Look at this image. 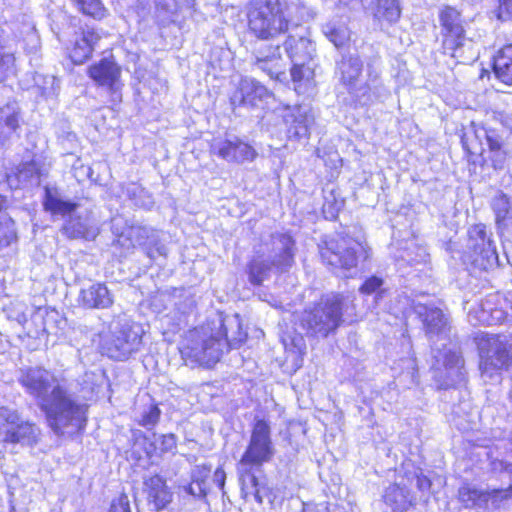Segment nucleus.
<instances>
[{"label": "nucleus", "mask_w": 512, "mask_h": 512, "mask_svg": "<svg viewBox=\"0 0 512 512\" xmlns=\"http://www.w3.org/2000/svg\"><path fill=\"white\" fill-rule=\"evenodd\" d=\"M26 393L37 400L47 426L58 436H82L88 425L89 405L78 402L68 387L43 366L24 369L18 379Z\"/></svg>", "instance_id": "nucleus-1"}, {"label": "nucleus", "mask_w": 512, "mask_h": 512, "mask_svg": "<svg viewBox=\"0 0 512 512\" xmlns=\"http://www.w3.org/2000/svg\"><path fill=\"white\" fill-rule=\"evenodd\" d=\"M276 453L270 421L256 417L251 425L247 445L237 463V478L244 500L253 496L258 504H262L265 497L272 495V488L266 482L262 467L270 464Z\"/></svg>", "instance_id": "nucleus-2"}, {"label": "nucleus", "mask_w": 512, "mask_h": 512, "mask_svg": "<svg viewBox=\"0 0 512 512\" xmlns=\"http://www.w3.org/2000/svg\"><path fill=\"white\" fill-rule=\"evenodd\" d=\"M470 133L460 136L463 159L471 173L503 170L512 158V148L496 129L471 121Z\"/></svg>", "instance_id": "nucleus-3"}, {"label": "nucleus", "mask_w": 512, "mask_h": 512, "mask_svg": "<svg viewBox=\"0 0 512 512\" xmlns=\"http://www.w3.org/2000/svg\"><path fill=\"white\" fill-rule=\"evenodd\" d=\"M291 6L286 0H250L246 15L248 33L261 41L285 35L292 26Z\"/></svg>", "instance_id": "nucleus-4"}, {"label": "nucleus", "mask_w": 512, "mask_h": 512, "mask_svg": "<svg viewBox=\"0 0 512 512\" xmlns=\"http://www.w3.org/2000/svg\"><path fill=\"white\" fill-rule=\"evenodd\" d=\"M318 253L325 266L337 271L356 269L360 262H366L372 256L366 242L344 231L324 236L318 244Z\"/></svg>", "instance_id": "nucleus-5"}, {"label": "nucleus", "mask_w": 512, "mask_h": 512, "mask_svg": "<svg viewBox=\"0 0 512 512\" xmlns=\"http://www.w3.org/2000/svg\"><path fill=\"white\" fill-rule=\"evenodd\" d=\"M344 296L339 292L322 294L310 306L304 308L296 324L310 336L326 338L344 324Z\"/></svg>", "instance_id": "nucleus-6"}, {"label": "nucleus", "mask_w": 512, "mask_h": 512, "mask_svg": "<svg viewBox=\"0 0 512 512\" xmlns=\"http://www.w3.org/2000/svg\"><path fill=\"white\" fill-rule=\"evenodd\" d=\"M475 343L481 374L492 376L512 369V335L482 333L475 337Z\"/></svg>", "instance_id": "nucleus-7"}, {"label": "nucleus", "mask_w": 512, "mask_h": 512, "mask_svg": "<svg viewBox=\"0 0 512 512\" xmlns=\"http://www.w3.org/2000/svg\"><path fill=\"white\" fill-rule=\"evenodd\" d=\"M439 51L444 56L458 59L469 41L467 21L456 6L445 4L438 11Z\"/></svg>", "instance_id": "nucleus-8"}, {"label": "nucleus", "mask_w": 512, "mask_h": 512, "mask_svg": "<svg viewBox=\"0 0 512 512\" xmlns=\"http://www.w3.org/2000/svg\"><path fill=\"white\" fill-rule=\"evenodd\" d=\"M40 437L41 430L35 422L23 419L17 410L0 406V458L5 457L9 446L34 447Z\"/></svg>", "instance_id": "nucleus-9"}, {"label": "nucleus", "mask_w": 512, "mask_h": 512, "mask_svg": "<svg viewBox=\"0 0 512 512\" xmlns=\"http://www.w3.org/2000/svg\"><path fill=\"white\" fill-rule=\"evenodd\" d=\"M468 250L463 255V262L472 269L487 271L498 260L487 226L483 223L472 225L467 231Z\"/></svg>", "instance_id": "nucleus-10"}, {"label": "nucleus", "mask_w": 512, "mask_h": 512, "mask_svg": "<svg viewBox=\"0 0 512 512\" xmlns=\"http://www.w3.org/2000/svg\"><path fill=\"white\" fill-rule=\"evenodd\" d=\"M101 39L100 31L94 26L84 25L79 27L66 45V58L74 66L85 64L92 59Z\"/></svg>", "instance_id": "nucleus-11"}, {"label": "nucleus", "mask_w": 512, "mask_h": 512, "mask_svg": "<svg viewBox=\"0 0 512 512\" xmlns=\"http://www.w3.org/2000/svg\"><path fill=\"white\" fill-rule=\"evenodd\" d=\"M142 491L147 505L154 512L168 509L174 499V492L166 477L159 473L144 478Z\"/></svg>", "instance_id": "nucleus-12"}, {"label": "nucleus", "mask_w": 512, "mask_h": 512, "mask_svg": "<svg viewBox=\"0 0 512 512\" xmlns=\"http://www.w3.org/2000/svg\"><path fill=\"white\" fill-rule=\"evenodd\" d=\"M87 76L100 87L111 91L117 90L121 85V66L114 57H102L87 67Z\"/></svg>", "instance_id": "nucleus-13"}, {"label": "nucleus", "mask_w": 512, "mask_h": 512, "mask_svg": "<svg viewBox=\"0 0 512 512\" xmlns=\"http://www.w3.org/2000/svg\"><path fill=\"white\" fill-rule=\"evenodd\" d=\"M271 95L270 91L254 79H241L230 97L233 108L256 107L265 98Z\"/></svg>", "instance_id": "nucleus-14"}, {"label": "nucleus", "mask_w": 512, "mask_h": 512, "mask_svg": "<svg viewBox=\"0 0 512 512\" xmlns=\"http://www.w3.org/2000/svg\"><path fill=\"white\" fill-rule=\"evenodd\" d=\"M212 151L219 158L237 164L251 163L258 157V152L250 143L237 137L223 140Z\"/></svg>", "instance_id": "nucleus-15"}, {"label": "nucleus", "mask_w": 512, "mask_h": 512, "mask_svg": "<svg viewBox=\"0 0 512 512\" xmlns=\"http://www.w3.org/2000/svg\"><path fill=\"white\" fill-rule=\"evenodd\" d=\"M77 303L85 310H104L113 306L114 297L104 282H96L80 290Z\"/></svg>", "instance_id": "nucleus-16"}, {"label": "nucleus", "mask_w": 512, "mask_h": 512, "mask_svg": "<svg viewBox=\"0 0 512 512\" xmlns=\"http://www.w3.org/2000/svg\"><path fill=\"white\" fill-rule=\"evenodd\" d=\"M221 339L217 336H209L201 341L199 346L187 345L184 347L187 356L199 363H216L221 356Z\"/></svg>", "instance_id": "nucleus-17"}, {"label": "nucleus", "mask_w": 512, "mask_h": 512, "mask_svg": "<svg viewBox=\"0 0 512 512\" xmlns=\"http://www.w3.org/2000/svg\"><path fill=\"white\" fill-rule=\"evenodd\" d=\"M382 501L390 508L391 512H407L416 504L415 498L410 495L409 490L398 483H392L385 488Z\"/></svg>", "instance_id": "nucleus-18"}, {"label": "nucleus", "mask_w": 512, "mask_h": 512, "mask_svg": "<svg viewBox=\"0 0 512 512\" xmlns=\"http://www.w3.org/2000/svg\"><path fill=\"white\" fill-rule=\"evenodd\" d=\"M273 244L281 245L280 251L275 255L271 265L279 270H287L294 264L295 240L289 233H273L270 236Z\"/></svg>", "instance_id": "nucleus-19"}, {"label": "nucleus", "mask_w": 512, "mask_h": 512, "mask_svg": "<svg viewBox=\"0 0 512 512\" xmlns=\"http://www.w3.org/2000/svg\"><path fill=\"white\" fill-rule=\"evenodd\" d=\"M253 65L266 73L273 80H280L285 75V62L280 53V46L276 45L273 52L266 56L256 57Z\"/></svg>", "instance_id": "nucleus-20"}, {"label": "nucleus", "mask_w": 512, "mask_h": 512, "mask_svg": "<svg viewBox=\"0 0 512 512\" xmlns=\"http://www.w3.org/2000/svg\"><path fill=\"white\" fill-rule=\"evenodd\" d=\"M423 312L419 314L426 334H441L450 330L449 321L443 311L438 307L423 305Z\"/></svg>", "instance_id": "nucleus-21"}, {"label": "nucleus", "mask_w": 512, "mask_h": 512, "mask_svg": "<svg viewBox=\"0 0 512 512\" xmlns=\"http://www.w3.org/2000/svg\"><path fill=\"white\" fill-rule=\"evenodd\" d=\"M283 47L292 62L312 60V43L305 37L288 35L283 42Z\"/></svg>", "instance_id": "nucleus-22"}, {"label": "nucleus", "mask_w": 512, "mask_h": 512, "mask_svg": "<svg viewBox=\"0 0 512 512\" xmlns=\"http://www.w3.org/2000/svg\"><path fill=\"white\" fill-rule=\"evenodd\" d=\"M154 440L144 436V452L148 458L160 457L166 453L172 452L177 447V437L174 433L156 435Z\"/></svg>", "instance_id": "nucleus-23"}, {"label": "nucleus", "mask_w": 512, "mask_h": 512, "mask_svg": "<svg viewBox=\"0 0 512 512\" xmlns=\"http://www.w3.org/2000/svg\"><path fill=\"white\" fill-rule=\"evenodd\" d=\"M287 139L300 141L310 137V119L306 113L300 111L290 113L286 116Z\"/></svg>", "instance_id": "nucleus-24"}, {"label": "nucleus", "mask_w": 512, "mask_h": 512, "mask_svg": "<svg viewBox=\"0 0 512 512\" xmlns=\"http://www.w3.org/2000/svg\"><path fill=\"white\" fill-rule=\"evenodd\" d=\"M42 205L43 209L51 215L61 216L74 213L79 206L76 202L62 200L48 186L44 188Z\"/></svg>", "instance_id": "nucleus-25"}, {"label": "nucleus", "mask_w": 512, "mask_h": 512, "mask_svg": "<svg viewBox=\"0 0 512 512\" xmlns=\"http://www.w3.org/2000/svg\"><path fill=\"white\" fill-rule=\"evenodd\" d=\"M76 10L84 17L102 21L109 15V10L103 0H70Z\"/></svg>", "instance_id": "nucleus-26"}, {"label": "nucleus", "mask_w": 512, "mask_h": 512, "mask_svg": "<svg viewBox=\"0 0 512 512\" xmlns=\"http://www.w3.org/2000/svg\"><path fill=\"white\" fill-rule=\"evenodd\" d=\"M493 498H497L493 490L485 491L469 485L461 486L458 490V499L468 507L486 505Z\"/></svg>", "instance_id": "nucleus-27"}, {"label": "nucleus", "mask_w": 512, "mask_h": 512, "mask_svg": "<svg viewBox=\"0 0 512 512\" xmlns=\"http://www.w3.org/2000/svg\"><path fill=\"white\" fill-rule=\"evenodd\" d=\"M210 472V466H199L196 472L192 475L190 483L186 487L187 493L198 498L206 497L208 493V479L210 477Z\"/></svg>", "instance_id": "nucleus-28"}, {"label": "nucleus", "mask_w": 512, "mask_h": 512, "mask_svg": "<svg viewBox=\"0 0 512 512\" xmlns=\"http://www.w3.org/2000/svg\"><path fill=\"white\" fill-rule=\"evenodd\" d=\"M375 18L390 24L396 23L401 16V8L397 0H376Z\"/></svg>", "instance_id": "nucleus-29"}, {"label": "nucleus", "mask_w": 512, "mask_h": 512, "mask_svg": "<svg viewBox=\"0 0 512 512\" xmlns=\"http://www.w3.org/2000/svg\"><path fill=\"white\" fill-rule=\"evenodd\" d=\"M44 175L41 165L36 160H30L22 162L12 174L6 176V180L10 181L11 178H15L17 181L30 180L34 177L41 178Z\"/></svg>", "instance_id": "nucleus-30"}, {"label": "nucleus", "mask_w": 512, "mask_h": 512, "mask_svg": "<svg viewBox=\"0 0 512 512\" xmlns=\"http://www.w3.org/2000/svg\"><path fill=\"white\" fill-rule=\"evenodd\" d=\"M18 242L15 221L10 216L0 217V251Z\"/></svg>", "instance_id": "nucleus-31"}, {"label": "nucleus", "mask_w": 512, "mask_h": 512, "mask_svg": "<svg viewBox=\"0 0 512 512\" xmlns=\"http://www.w3.org/2000/svg\"><path fill=\"white\" fill-rule=\"evenodd\" d=\"M490 315L494 324L512 321V291L498 301V305L491 309Z\"/></svg>", "instance_id": "nucleus-32"}, {"label": "nucleus", "mask_w": 512, "mask_h": 512, "mask_svg": "<svg viewBox=\"0 0 512 512\" xmlns=\"http://www.w3.org/2000/svg\"><path fill=\"white\" fill-rule=\"evenodd\" d=\"M491 207L495 214L496 224L501 225L509 216L511 210L510 198L501 192L493 198Z\"/></svg>", "instance_id": "nucleus-33"}, {"label": "nucleus", "mask_w": 512, "mask_h": 512, "mask_svg": "<svg viewBox=\"0 0 512 512\" xmlns=\"http://www.w3.org/2000/svg\"><path fill=\"white\" fill-rule=\"evenodd\" d=\"M269 265L263 261L255 259L247 264L248 280L253 286L262 285L263 281L268 277Z\"/></svg>", "instance_id": "nucleus-34"}, {"label": "nucleus", "mask_w": 512, "mask_h": 512, "mask_svg": "<svg viewBox=\"0 0 512 512\" xmlns=\"http://www.w3.org/2000/svg\"><path fill=\"white\" fill-rule=\"evenodd\" d=\"M345 199L343 197L335 195V192H331V197H326L322 205V213L326 219L336 220L344 208Z\"/></svg>", "instance_id": "nucleus-35"}, {"label": "nucleus", "mask_w": 512, "mask_h": 512, "mask_svg": "<svg viewBox=\"0 0 512 512\" xmlns=\"http://www.w3.org/2000/svg\"><path fill=\"white\" fill-rule=\"evenodd\" d=\"M161 417V410L157 403H153L150 405L149 409L144 412L141 418L138 420V425L145 428H153L155 427Z\"/></svg>", "instance_id": "nucleus-36"}, {"label": "nucleus", "mask_w": 512, "mask_h": 512, "mask_svg": "<svg viewBox=\"0 0 512 512\" xmlns=\"http://www.w3.org/2000/svg\"><path fill=\"white\" fill-rule=\"evenodd\" d=\"M495 17L502 21H512V0H497Z\"/></svg>", "instance_id": "nucleus-37"}, {"label": "nucleus", "mask_w": 512, "mask_h": 512, "mask_svg": "<svg viewBox=\"0 0 512 512\" xmlns=\"http://www.w3.org/2000/svg\"><path fill=\"white\" fill-rule=\"evenodd\" d=\"M108 512H131L130 501L126 492H121L109 506Z\"/></svg>", "instance_id": "nucleus-38"}, {"label": "nucleus", "mask_w": 512, "mask_h": 512, "mask_svg": "<svg viewBox=\"0 0 512 512\" xmlns=\"http://www.w3.org/2000/svg\"><path fill=\"white\" fill-rule=\"evenodd\" d=\"M383 285V279L372 275L367 277L359 286V292L363 295H370L376 292Z\"/></svg>", "instance_id": "nucleus-39"}, {"label": "nucleus", "mask_w": 512, "mask_h": 512, "mask_svg": "<svg viewBox=\"0 0 512 512\" xmlns=\"http://www.w3.org/2000/svg\"><path fill=\"white\" fill-rule=\"evenodd\" d=\"M308 63L309 62H303V61H298V62L293 63V65L290 69L291 79L293 82H295V83L302 82L305 79L307 72L312 74V71L310 70V68L306 66Z\"/></svg>", "instance_id": "nucleus-40"}, {"label": "nucleus", "mask_w": 512, "mask_h": 512, "mask_svg": "<svg viewBox=\"0 0 512 512\" xmlns=\"http://www.w3.org/2000/svg\"><path fill=\"white\" fill-rule=\"evenodd\" d=\"M443 366L446 370L454 368L461 369L464 367V360L460 353L455 351H448L444 355Z\"/></svg>", "instance_id": "nucleus-41"}, {"label": "nucleus", "mask_w": 512, "mask_h": 512, "mask_svg": "<svg viewBox=\"0 0 512 512\" xmlns=\"http://www.w3.org/2000/svg\"><path fill=\"white\" fill-rule=\"evenodd\" d=\"M239 336L236 338L229 339L227 336H225V341L227 343V346L229 349H237L241 347L247 340L248 335L246 332H243L240 328L238 331Z\"/></svg>", "instance_id": "nucleus-42"}, {"label": "nucleus", "mask_w": 512, "mask_h": 512, "mask_svg": "<svg viewBox=\"0 0 512 512\" xmlns=\"http://www.w3.org/2000/svg\"><path fill=\"white\" fill-rule=\"evenodd\" d=\"M416 486L419 491H429L432 487V480L422 472L415 475Z\"/></svg>", "instance_id": "nucleus-43"}, {"label": "nucleus", "mask_w": 512, "mask_h": 512, "mask_svg": "<svg viewBox=\"0 0 512 512\" xmlns=\"http://www.w3.org/2000/svg\"><path fill=\"white\" fill-rule=\"evenodd\" d=\"M213 480L217 487L223 491L225 488V482H226V473L223 469V467L219 466L215 469L213 473Z\"/></svg>", "instance_id": "nucleus-44"}, {"label": "nucleus", "mask_w": 512, "mask_h": 512, "mask_svg": "<svg viewBox=\"0 0 512 512\" xmlns=\"http://www.w3.org/2000/svg\"><path fill=\"white\" fill-rule=\"evenodd\" d=\"M4 123L11 130L16 131L20 126L18 113L14 112L6 116Z\"/></svg>", "instance_id": "nucleus-45"}, {"label": "nucleus", "mask_w": 512, "mask_h": 512, "mask_svg": "<svg viewBox=\"0 0 512 512\" xmlns=\"http://www.w3.org/2000/svg\"><path fill=\"white\" fill-rule=\"evenodd\" d=\"M493 494L497 495V498L500 500H507L512 498V484L509 485L506 489H493Z\"/></svg>", "instance_id": "nucleus-46"}, {"label": "nucleus", "mask_w": 512, "mask_h": 512, "mask_svg": "<svg viewBox=\"0 0 512 512\" xmlns=\"http://www.w3.org/2000/svg\"><path fill=\"white\" fill-rule=\"evenodd\" d=\"M292 343L294 344L295 347L298 348L299 358L300 360H302L303 356L305 355L306 349L303 337L301 335L294 337Z\"/></svg>", "instance_id": "nucleus-47"}, {"label": "nucleus", "mask_w": 512, "mask_h": 512, "mask_svg": "<svg viewBox=\"0 0 512 512\" xmlns=\"http://www.w3.org/2000/svg\"><path fill=\"white\" fill-rule=\"evenodd\" d=\"M7 207V198L6 196L0 194V212L5 210Z\"/></svg>", "instance_id": "nucleus-48"}]
</instances>
